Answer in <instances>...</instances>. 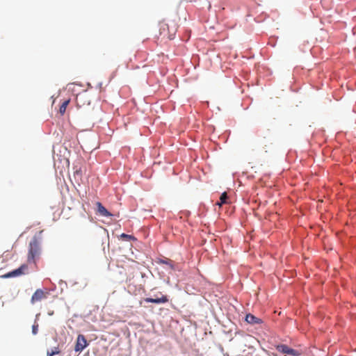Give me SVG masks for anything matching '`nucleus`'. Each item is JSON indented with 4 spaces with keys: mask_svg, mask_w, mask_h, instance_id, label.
I'll use <instances>...</instances> for the list:
<instances>
[{
    "mask_svg": "<svg viewBox=\"0 0 356 356\" xmlns=\"http://www.w3.org/2000/svg\"><path fill=\"white\" fill-rule=\"evenodd\" d=\"M120 237L123 239H125V240H135V238L134 236H131V235H129V234H122L120 235Z\"/></svg>",
    "mask_w": 356,
    "mask_h": 356,
    "instance_id": "ddd939ff",
    "label": "nucleus"
},
{
    "mask_svg": "<svg viewBox=\"0 0 356 356\" xmlns=\"http://www.w3.org/2000/svg\"><path fill=\"white\" fill-rule=\"evenodd\" d=\"M48 314H49V316L53 315V314H54V311L49 312H48Z\"/></svg>",
    "mask_w": 356,
    "mask_h": 356,
    "instance_id": "a211bd4d",
    "label": "nucleus"
},
{
    "mask_svg": "<svg viewBox=\"0 0 356 356\" xmlns=\"http://www.w3.org/2000/svg\"><path fill=\"white\" fill-rule=\"evenodd\" d=\"M40 254V244L38 239L34 237L29 243V249L28 254V262L35 263V259L39 257Z\"/></svg>",
    "mask_w": 356,
    "mask_h": 356,
    "instance_id": "f257e3e1",
    "label": "nucleus"
},
{
    "mask_svg": "<svg viewBox=\"0 0 356 356\" xmlns=\"http://www.w3.org/2000/svg\"><path fill=\"white\" fill-rule=\"evenodd\" d=\"M88 96L85 94L78 95L76 98V102L78 107H81L85 105L86 102H88V105H90V102L88 101Z\"/></svg>",
    "mask_w": 356,
    "mask_h": 356,
    "instance_id": "6e6552de",
    "label": "nucleus"
},
{
    "mask_svg": "<svg viewBox=\"0 0 356 356\" xmlns=\"http://www.w3.org/2000/svg\"><path fill=\"white\" fill-rule=\"evenodd\" d=\"M28 266L26 264L22 265L17 269L12 270L4 275V277L9 278L13 277H17L25 273V271L27 270Z\"/></svg>",
    "mask_w": 356,
    "mask_h": 356,
    "instance_id": "f03ea898",
    "label": "nucleus"
},
{
    "mask_svg": "<svg viewBox=\"0 0 356 356\" xmlns=\"http://www.w3.org/2000/svg\"><path fill=\"white\" fill-rule=\"evenodd\" d=\"M58 353H60V350H59L58 347H54V348L47 350V356H53V355H57Z\"/></svg>",
    "mask_w": 356,
    "mask_h": 356,
    "instance_id": "f8f14e48",
    "label": "nucleus"
},
{
    "mask_svg": "<svg viewBox=\"0 0 356 356\" xmlns=\"http://www.w3.org/2000/svg\"><path fill=\"white\" fill-rule=\"evenodd\" d=\"M47 293H45L42 289H37L35 293L33 294L31 302L32 304H34L36 302L40 301L44 298H47Z\"/></svg>",
    "mask_w": 356,
    "mask_h": 356,
    "instance_id": "423d86ee",
    "label": "nucleus"
},
{
    "mask_svg": "<svg viewBox=\"0 0 356 356\" xmlns=\"http://www.w3.org/2000/svg\"><path fill=\"white\" fill-rule=\"evenodd\" d=\"M88 218L90 219V221L92 220V218L90 216H88Z\"/></svg>",
    "mask_w": 356,
    "mask_h": 356,
    "instance_id": "6ab92c4d",
    "label": "nucleus"
},
{
    "mask_svg": "<svg viewBox=\"0 0 356 356\" xmlns=\"http://www.w3.org/2000/svg\"><path fill=\"white\" fill-rule=\"evenodd\" d=\"M97 213L104 217H111L113 215L99 202H96Z\"/></svg>",
    "mask_w": 356,
    "mask_h": 356,
    "instance_id": "0eeeda50",
    "label": "nucleus"
},
{
    "mask_svg": "<svg viewBox=\"0 0 356 356\" xmlns=\"http://www.w3.org/2000/svg\"><path fill=\"white\" fill-rule=\"evenodd\" d=\"M69 103H70V99L65 100L62 103V104L59 108V113L61 115L65 114V113L66 111V108H67Z\"/></svg>",
    "mask_w": 356,
    "mask_h": 356,
    "instance_id": "9d476101",
    "label": "nucleus"
},
{
    "mask_svg": "<svg viewBox=\"0 0 356 356\" xmlns=\"http://www.w3.org/2000/svg\"><path fill=\"white\" fill-rule=\"evenodd\" d=\"M175 30L174 31V32H173V33H169L168 35H166V34H165V33H163V35H164V36H167L168 38L172 39V36H173V35H174V34H175ZM161 33L162 34V33H163V32H161Z\"/></svg>",
    "mask_w": 356,
    "mask_h": 356,
    "instance_id": "2eb2a0df",
    "label": "nucleus"
},
{
    "mask_svg": "<svg viewBox=\"0 0 356 356\" xmlns=\"http://www.w3.org/2000/svg\"><path fill=\"white\" fill-rule=\"evenodd\" d=\"M245 321L248 323L252 324V325L259 324V323H262L261 319L254 316V315H252L251 314H248L246 315Z\"/></svg>",
    "mask_w": 356,
    "mask_h": 356,
    "instance_id": "1a4fd4ad",
    "label": "nucleus"
},
{
    "mask_svg": "<svg viewBox=\"0 0 356 356\" xmlns=\"http://www.w3.org/2000/svg\"><path fill=\"white\" fill-rule=\"evenodd\" d=\"M276 349L279 352L284 353V354L289 355H291V356H298V353L296 350L289 348L288 346H286L285 344H280V345L276 346Z\"/></svg>",
    "mask_w": 356,
    "mask_h": 356,
    "instance_id": "20e7f679",
    "label": "nucleus"
},
{
    "mask_svg": "<svg viewBox=\"0 0 356 356\" xmlns=\"http://www.w3.org/2000/svg\"><path fill=\"white\" fill-rule=\"evenodd\" d=\"M38 324L35 323L32 326V332H33V334H36L38 333Z\"/></svg>",
    "mask_w": 356,
    "mask_h": 356,
    "instance_id": "4468645a",
    "label": "nucleus"
},
{
    "mask_svg": "<svg viewBox=\"0 0 356 356\" xmlns=\"http://www.w3.org/2000/svg\"><path fill=\"white\" fill-rule=\"evenodd\" d=\"M159 294L160 296H156V298H145L144 301L146 302H152L155 304H161L168 302L169 300L167 296L162 294L161 292Z\"/></svg>",
    "mask_w": 356,
    "mask_h": 356,
    "instance_id": "7ed1b4c3",
    "label": "nucleus"
},
{
    "mask_svg": "<svg viewBox=\"0 0 356 356\" xmlns=\"http://www.w3.org/2000/svg\"><path fill=\"white\" fill-rule=\"evenodd\" d=\"M81 217H82V218H83V219H86V216L84 213H82V214H81Z\"/></svg>",
    "mask_w": 356,
    "mask_h": 356,
    "instance_id": "f3484780",
    "label": "nucleus"
},
{
    "mask_svg": "<svg viewBox=\"0 0 356 356\" xmlns=\"http://www.w3.org/2000/svg\"><path fill=\"white\" fill-rule=\"evenodd\" d=\"M88 345L87 341L85 337L82 334H79L76 339L74 350L76 352H81Z\"/></svg>",
    "mask_w": 356,
    "mask_h": 356,
    "instance_id": "39448f33",
    "label": "nucleus"
},
{
    "mask_svg": "<svg viewBox=\"0 0 356 356\" xmlns=\"http://www.w3.org/2000/svg\"><path fill=\"white\" fill-rule=\"evenodd\" d=\"M227 199H228L227 194L226 192H224L220 195V202H218L217 204L219 205L220 207H221L222 204H227Z\"/></svg>",
    "mask_w": 356,
    "mask_h": 356,
    "instance_id": "9b49d317",
    "label": "nucleus"
},
{
    "mask_svg": "<svg viewBox=\"0 0 356 356\" xmlns=\"http://www.w3.org/2000/svg\"><path fill=\"white\" fill-rule=\"evenodd\" d=\"M169 26V24H163L161 26V29L163 30V31H165V28H168Z\"/></svg>",
    "mask_w": 356,
    "mask_h": 356,
    "instance_id": "dca6fc26",
    "label": "nucleus"
}]
</instances>
